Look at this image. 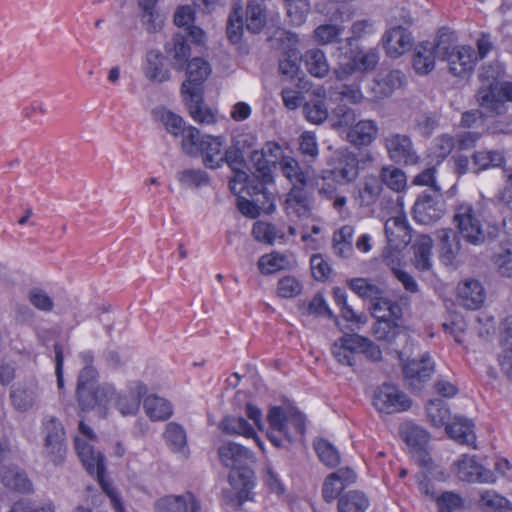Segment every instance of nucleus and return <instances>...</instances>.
<instances>
[{"label": "nucleus", "instance_id": "nucleus-1", "mask_svg": "<svg viewBox=\"0 0 512 512\" xmlns=\"http://www.w3.org/2000/svg\"><path fill=\"white\" fill-rule=\"evenodd\" d=\"M97 371L93 366H85L79 373L76 396L82 411L98 409L102 416L107 415L108 407L113 406L123 416L136 415L142 398L148 388L139 380L128 382L125 390L116 391L112 384L97 385Z\"/></svg>", "mask_w": 512, "mask_h": 512}, {"label": "nucleus", "instance_id": "nucleus-2", "mask_svg": "<svg viewBox=\"0 0 512 512\" xmlns=\"http://www.w3.org/2000/svg\"><path fill=\"white\" fill-rule=\"evenodd\" d=\"M404 322H374L372 333L376 340L391 345L402 363V372L407 386L412 392L421 391L435 373V363L428 352L420 359L408 358L414 352L415 331L403 326Z\"/></svg>", "mask_w": 512, "mask_h": 512}, {"label": "nucleus", "instance_id": "nucleus-3", "mask_svg": "<svg viewBox=\"0 0 512 512\" xmlns=\"http://www.w3.org/2000/svg\"><path fill=\"white\" fill-rule=\"evenodd\" d=\"M475 49L468 44H458L453 33L443 32L437 37L438 59L446 62L451 74L457 77L468 76L480 59L485 58L493 45L489 35H482L477 40Z\"/></svg>", "mask_w": 512, "mask_h": 512}, {"label": "nucleus", "instance_id": "nucleus-4", "mask_svg": "<svg viewBox=\"0 0 512 512\" xmlns=\"http://www.w3.org/2000/svg\"><path fill=\"white\" fill-rule=\"evenodd\" d=\"M267 437L275 447L303 442L307 430L306 415L295 405L271 406L267 413Z\"/></svg>", "mask_w": 512, "mask_h": 512}, {"label": "nucleus", "instance_id": "nucleus-5", "mask_svg": "<svg viewBox=\"0 0 512 512\" xmlns=\"http://www.w3.org/2000/svg\"><path fill=\"white\" fill-rule=\"evenodd\" d=\"M218 455L221 463L230 468L228 481L236 491L239 502L252 500L255 475L247 465L254 461L253 452L240 444L227 442L218 448Z\"/></svg>", "mask_w": 512, "mask_h": 512}, {"label": "nucleus", "instance_id": "nucleus-6", "mask_svg": "<svg viewBox=\"0 0 512 512\" xmlns=\"http://www.w3.org/2000/svg\"><path fill=\"white\" fill-rule=\"evenodd\" d=\"M75 449L86 471L96 477L102 491L109 497L115 512H125L120 496L111 483L106 479L104 456L96 451L86 440L75 437Z\"/></svg>", "mask_w": 512, "mask_h": 512}, {"label": "nucleus", "instance_id": "nucleus-7", "mask_svg": "<svg viewBox=\"0 0 512 512\" xmlns=\"http://www.w3.org/2000/svg\"><path fill=\"white\" fill-rule=\"evenodd\" d=\"M356 117V112L346 107L344 104H339L332 110L333 126L336 129H343L350 126L347 132V140L355 146H368L377 137V123L370 119H363L351 126L356 120Z\"/></svg>", "mask_w": 512, "mask_h": 512}, {"label": "nucleus", "instance_id": "nucleus-8", "mask_svg": "<svg viewBox=\"0 0 512 512\" xmlns=\"http://www.w3.org/2000/svg\"><path fill=\"white\" fill-rule=\"evenodd\" d=\"M379 51L376 48L356 46L338 57L334 75L337 80H348L354 74L373 71L379 63Z\"/></svg>", "mask_w": 512, "mask_h": 512}, {"label": "nucleus", "instance_id": "nucleus-9", "mask_svg": "<svg viewBox=\"0 0 512 512\" xmlns=\"http://www.w3.org/2000/svg\"><path fill=\"white\" fill-rule=\"evenodd\" d=\"M350 289L371 301V314L375 320H396L401 317V307L382 295L381 289L365 278L349 281Z\"/></svg>", "mask_w": 512, "mask_h": 512}, {"label": "nucleus", "instance_id": "nucleus-10", "mask_svg": "<svg viewBox=\"0 0 512 512\" xmlns=\"http://www.w3.org/2000/svg\"><path fill=\"white\" fill-rule=\"evenodd\" d=\"M399 435L415 462L422 468H429L432 464V458L427 450L430 434L412 422H405L399 427Z\"/></svg>", "mask_w": 512, "mask_h": 512}, {"label": "nucleus", "instance_id": "nucleus-11", "mask_svg": "<svg viewBox=\"0 0 512 512\" xmlns=\"http://www.w3.org/2000/svg\"><path fill=\"white\" fill-rule=\"evenodd\" d=\"M479 106L494 114L507 111L506 103H512V81H497L477 92Z\"/></svg>", "mask_w": 512, "mask_h": 512}, {"label": "nucleus", "instance_id": "nucleus-12", "mask_svg": "<svg viewBox=\"0 0 512 512\" xmlns=\"http://www.w3.org/2000/svg\"><path fill=\"white\" fill-rule=\"evenodd\" d=\"M372 403L378 412L385 414L404 412L412 405L411 399L404 392L389 383L375 390Z\"/></svg>", "mask_w": 512, "mask_h": 512}, {"label": "nucleus", "instance_id": "nucleus-13", "mask_svg": "<svg viewBox=\"0 0 512 512\" xmlns=\"http://www.w3.org/2000/svg\"><path fill=\"white\" fill-rule=\"evenodd\" d=\"M454 467L457 478L463 482L492 484L497 480L495 472L486 468L475 455H461Z\"/></svg>", "mask_w": 512, "mask_h": 512}, {"label": "nucleus", "instance_id": "nucleus-14", "mask_svg": "<svg viewBox=\"0 0 512 512\" xmlns=\"http://www.w3.org/2000/svg\"><path fill=\"white\" fill-rule=\"evenodd\" d=\"M45 452L54 465L64 462L67 454L65 430L56 417H49L43 423Z\"/></svg>", "mask_w": 512, "mask_h": 512}, {"label": "nucleus", "instance_id": "nucleus-15", "mask_svg": "<svg viewBox=\"0 0 512 512\" xmlns=\"http://www.w3.org/2000/svg\"><path fill=\"white\" fill-rule=\"evenodd\" d=\"M454 220L460 234L466 241L474 245H478L484 241L485 234L480 219V213L473 209L470 204L464 203L459 205Z\"/></svg>", "mask_w": 512, "mask_h": 512}, {"label": "nucleus", "instance_id": "nucleus-16", "mask_svg": "<svg viewBox=\"0 0 512 512\" xmlns=\"http://www.w3.org/2000/svg\"><path fill=\"white\" fill-rule=\"evenodd\" d=\"M386 55L392 59H398L411 51L414 45V37L408 28L402 25H394L386 29L381 38Z\"/></svg>", "mask_w": 512, "mask_h": 512}, {"label": "nucleus", "instance_id": "nucleus-17", "mask_svg": "<svg viewBox=\"0 0 512 512\" xmlns=\"http://www.w3.org/2000/svg\"><path fill=\"white\" fill-rule=\"evenodd\" d=\"M285 158L282 147L273 141L267 142L261 150H254L251 154V161L258 172V177L264 182L272 180V167Z\"/></svg>", "mask_w": 512, "mask_h": 512}, {"label": "nucleus", "instance_id": "nucleus-18", "mask_svg": "<svg viewBox=\"0 0 512 512\" xmlns=\"http://www.w3.org/2000/svg\"><path fill=\"white\" fill-rule=\"evenodd\" d=\"M385 147L389 158L396 163L415 165L419 161L412 140L407 135H389L385 139Z\"/></svg>", "mask_w": 512, "mask_h": 512}, {"label": "nucleus", "instance_id": "nucleus-19", "mask_svg": "<svg viewBox=\"0 0 512 512\" xmlns=\"http://www.w3.org/2000/svg\"><path fill=\"white\" fill-rule=\"evenodd\" d=\"M356 473L351 468H340L329 474L322 485V497L325 502L332 503L339 499L343 491L355 483Z\"/></svg>", "mask_w": 512, "mask_h": 512}, {"label": "nucleus", "instance_id": "nucleus-20", "mask_svg": "<svg viewBox=\"0 0 512 512\" xmlns=\"http://www.w3.org/2000/svg\"><path fill=\"white\" fill-rule=\"evenodd\" d=\"M211 73V67L202 58L191 59L186 67V80L182 83V95H196L203 92V84Z\"/></svg>", "mask_w": 512, "mask_h": 512}, {"label": "nucleus", "instance_id": "nucleus-21", "mask_svg": "<svg viewBox=\"0 0 512 512\" xmlns=\"http://www.w3.org/2000/svg\"><path fill=\"white\" fill-rule=\"evenodd\" d=\"M360 335L344 334L331 346V353L335 360L343 366L353 367L360 357Z\"/></svg>", "mask_w": 512, "mask_h": 512}, {"label": "nucleus", "instance_id": "nucleus-22", "mask_svg": "<svg viewBox=\"0 0 512 512\" xmlns=\"http://www.w3.org/2000/svg\"><path fill=\"white\" fill-rule=\"evenodd\" d=\"M155 512H200L201 504L195 495L187 491L182 495H166L155 502Z\"/></svg>", "mask_w": 512, "mask_h": 512}, {"label": "nucleus", "instance_id": "nucleus-23", "mask_svg": "<svg viewBox=\"0 0 512 512\" xmlns=\"http://www.w3.org/2000/svg\"><path fill=\"white\" fill-rule=\"evenodd\" d=\"M7 448L0 443V481L1 483L14 491L28 493L32 489V484L27 475L16 467H6L2 465L5 459Z\"/></svg>", "mask_w": 512, "mask_h": 512}, {"label": "nucleus", "instance_id": "nucleus-24", "mask_svg": "<svg viewBox=\"0 0 512 512\" xmlns=\"http://www.w3.org/2000/svg\"><path fill=\"white\" fill-rule=\"evenodd\" d=\"M444 211L443 203L426 193L419 196L413 209L415 220L424 225L440 219Z\"/></svg>", "mask_w": 512, "mask_h": 512}, {"label": "nucleus", "instance_id": "nucleus-25", "mask_svg": "<svg viewBox=\"0 0 512 512\" xmlns=\"http://www.w3.org/2000/svg\"><path fill=\"white\" fill-rule=\"evenodd\" d=\"M385 234L391 248L398 250L406 247L411 241V233L405 215L389 218L385 222Z\"/></svg>", "mask_w": 512, "mask_h": 512}, {"label": "nucleus", "instance_id": "nucleus-26", "mask_svg": "<svg viewBox=\"0 0 512 512\" xmlns=\"http://www.w3.org/2000/svg\"><path fill=\"white\" fill-rule=\"evenodd\" d=\"M404 83L405 76L400 70H392L379 75L374 79L371 87L372 100L377 101L391 96Z\"/></svg>", "mask_w": 512, "mask_h": 512}, {"label": "nucleus", "instance_id": "nucleus-27", "mask_svg": "<svg viewBox=\"0 0 512 512\" xmlns=\"http://www.w3.org/2000/svg\"><path fill=\"white\" fill-rule=\"evenodd\" d=\"M142 72L149 81L154 83H163L170 79V71L165 65L164 55L158 50H150L146 53Z\"/></svg>", "mask_w": 512, "mask_h": 512}, {"label": "nucleus", "instance_id": "nucleus-28", "mask_svg": "<svg viewBox=\"0 0 512 512\" xmlns=\"http://www.w3.org/2000/svg\"><path fill=\"white\" fill-rule=\"evenodd\" d=\"M225 140L222 136L204 135L201 151L203 164L210 169H217L223 166Z\"/></svg>", "mask_w": 512, "mask_h": 512}, {"label": "nucleus", "instance_id": "nucleus-29", "mask_svg": "<svg viewBox=\"0 0 512 512\" xmlns=\"http://www.w3.org/2000/svg\"><path fill=\"white\" fill-rule=\"evenodd\" d=\"M439 240V260L445 266H455L460 254V241L451 229H441L437 232Z\"/></svg>", "mask_w": 512, "mask_h": 512}, {"label": "nucleus", "instance_id": "nucleus-30", "mask_svg": "<svg viewBox=\"0 0 512 512\" xmlns=\"http://www.w3.org/2000/svg\"><path fill=\"white\" fill-rule=\"evenodd\" d=\"M414 267L422 272L433 268V240L430 236L421 234L416 236L412 244Z\"/></svg>", "mask_w": 512, "mask_h": 512}, {"label": "nucleus", "instance_id": "nucleus-31", "mask_svg": "<svg viewBox=\"0 0 512 512\" xmlns=\"http://www.w3.org/2000/svg\"><path fill=\"white\" fill-rule=\"evenodd\" d=\"M436 58L437 40L419 43L414 50L412 67L418 75H427L434 70Z\"/></svg>", "mask_w": 512, "mask_h": 512}, {"label": "nucleus", "instance_id": "nucleus-32", "mask_svg": "<svg viewBox=\"0 0 512 512\" xmlns=\"http://www.w3.org/2000/svg\"><path fill=\"white\" fill-rule=\"evenodd\" d=\"M220 427L222 431L229 435H240L248 439H253L256 446L264 453V442L257 435L252 425L243 417L227 415L221 421Z\"/></svg>", "mask_w": 512, "mask_h": 512}, {"label": "nucleus", "instance_id": "nucleus-33", "mask_svg": "<svg viewBox=\"0 0 512 512\" xmlns=\"http://www.w3.org/2000/svg\"><path fill=\"white\" fill-rule=\"evenodd\" d=\"M444 427L448 436L456 442L475 446L476 434L474 432V423L471 420L455 416Z\"/></svg>", "mask_w": 512, "mask_h": 512}, {"label": "nucleus", "instance_id": "nucleus-34", "mask_svg": "<svg viewBox=\"0 0 512 512\" xmlns=\"http://www.w3.org/2000/svg\"><path fill=\"white\" fill-rule=\"evenodd\" d=\"M458 296L464 307L475 310L484 303L485 291L479 281L466 280L458 285Z\"/></svg>", "mask_w": 512, "mask_h": 512}, {"label": "nucleus", "instance_id": "nucleus-35", "mask_svg": "<svg viewBox=\"0 0 512 512\" xmlns=\"http://www.w3.org/2000/svg\"><path fill=\"white\" fill-rule=\"evenodd\" d=\"M143 409L146 416L153 422L167 421L173 415L171 402L155 394L144 397Z\"/></svg>", "mask_w": 512, "mask_h": 512}, {"label": "nucleus", "instance_id": "nucleus-36", "mask_svg": "<svg viewBox=\"0 0 512 512\" xmlns=\"http://www.w3.org/2000/svg\"><path fill=\"white\" fill-rule=\"evenodd\" d=\"M191 118L200 124H213L216 122L215 112L203 103V92L196 95H183Z\"/></svg>", "mask_w": 512, "mask_h": 512}, {"label": "nucleus", "instance_id": "nucleus-37", "mask_svg": "<svg viewBox=\"0 0 512 512\" xmlns=\"http://www.w3.org/2000/svg\"><path fill=\"white\" fill-rule=\"evenodd\" d=\"M382 191L380 179L375 175H367L357 187L356 199L361 206H371L378 201Z\"/></svg>", "mask_w": 512, "mask_h": 512}, {"label": "nucleus", "instance_id": "nucleus-38", "mask_svg": "<svg viewBox=\"0 0 512 512\" xmlns=\"http://www.w3.org/2000/svg\"><path fill=\"white\" fill-rule=\"evenodd\" d=\"M257 266L262 274L270 275L292 268L294 260L291 255L274 251L262 255L258 260Z\"/></svg>", "mask_w": 512, "mask_h": 512}, {"label": "nucleus", "instance_id": "nucleus-39", "mask_svg": "<svg viewBox=\"0 0 512 512\" xmlns=\"http://www.w3.org/2000/svg\"><path fill=\"white\" fill-rule=\"evenodd\" d=\"M152 117L159 122L173 137H179L188 126L184 119L165 107H157L152 111Z\"/></svg>", "mask_w": 512, "mask_h": 512}, {"label": "nucleus", "instance_id": "nucleus-40", "mask_svg": "<svg viewBox=\"0 0 512 512\" xmlns=\"http://www.w3.org/2000/svg\"><path fill=\"white\" fill-rule=\"evenodd\" d=\"M370 506L368 496L359 490L344 492L338 499V512H366Z\"/></svg>", "mask_w": 512, "mask_h": 512}, {"label": "nucleus", "instance_id": "nucleus-41", "mask_svg": "<svg viewBox=\"0 0 512 512\" xmlns=\"http://www.w3.org/2000/svg\"><path fill=\"white\" fill-rule=\"evenodd\" d=\"M505 156L499 150H479L472 155V170L476 173L501 167Z\"/></svg>", "mask_w": 512, "mask_h": 512}, {"label": "nucleus", "instance_id": "nucleus-42", "mask_svg": "<svg viewBox=\"0 0 512 512\" xmlns=\"http://www.w3.org/2000/svg\"><path fill=\"white\" fill-rule=\"evenodd\" d=\"M306 70L314 77L324 78L330 72V65L325 53L318 48L307 50L303 56Z\"/></svg>", "mask_w": 512, "mask_h": 512}, {"label": "nucleus", "instance_id": "nucleus-43", "mask_svg": "<svg viewBox=\"0 0 512 512\" xmlns=\"http://www.w3.org/2000/svg\"><path fill=\"white\" fill-rule=\"evenodd\" d=\"M165 51L171 58L173 66L177 70H183L185 63L190 56V47L181 34H176L171 43L165 45Z\"/></svg>", "mask_w": 512, "mask_h": 512}, {"label": "nucleus", "instance_id": "nucleus-44", "mask_svg": "<svg viewBox=\"0 0 512 512\" xmlns=\"http://www.w3.org/2000/svg\"><path fill=\"white\" fill-rule=\"evenodd\" d=\"M286 209L299 218H312L310 201L301 187H293L286 199Z\"/></svg>", "mask_w": 512, "mask_h": 512}, {"label": "nucleus", "instance_id": "nucleus-45", "mask_svg": "<svg viewBox=\"0 0 512 512\" xmlns=\"http://www.w3.org/2000/svg\"><path fill=\"white\" fill-rule=\"evenodd\" d=\"M331 98L337 101L349 103L351 105H361L365 103L368 98L364 95L360 84H343L338 87H333L330 91Z\"/></svg>", "mask_w": 512, "mask_h": 512}, {"label": "nucleus", "instance_id": "nucleus-46", "mask_svg": "<svg viewBox=\"0 0 512 512\" xmlns=\"http://www.w3.org/2000/svg\"><path fill=\"white\" fill-rule=\"evenodd\" d=\"M252 234L254 238L266 244L284 243L285 233L273 224L257 221L253 225Z\"/></svg>", "mask_w": 512, "mask_h": 512}, {"label": "nucleus", "instance_id": "nucleus-47", "mask_svg": "<svg viewBox=\"0 0 512 512\" xmlns=\"http://www.w3.org/2000/svg\"><path fill=\"white\" fill-rule=\"evenodd\" d=\"M181 151L188 156H198L201 151L204 135L194 126L188 125L179 136Z\"/></svg>", "mask_w": 512, "mask_h": 512}, {"label": "nucleus", "instance_id": "nucleus-48", "mask_svg": "<svg viewBox=\"0 0 512 512\" xmlns=\"http://www.w3.org/2000/svg\"><path fill=\"white\" fill-rule=\"evenodd\" d=\"M426 413L434 427H444L451 418L450 408L442 399H431L426 404Z\"/></svg>", "mask_w": 512, "mask_h": 512}, {"label": "nucleus", "instance_id": "nucleus-49", "mask_svg": "<svg viewBox=\"0 0 512 512\" xmlns=\"http://www.w3.org/2000/svg\"><path fill=\"white\" fill-rule=\"evenodd\" d=\"M281 169L285 177L294 185V187H303L309 183V171L300 169L298 162L292 157H285L280 162Z\"/></svg>", "mask_w": 512, "mask_h": 512}, {"label": "nucleus", "instance_id": "nucleus-50", "mask_svg": "<svg viewBox=\"0 0 512 512\" xmlns=\"http://www.w3.org/2000/svg\"><path fill=\"white\" fill-rule=\"evenodd\" d=\"M341 183H351L358 177L359 167L356 156L352 153H343L340 159V167L332 170Z\"/></svg>", "mask_w": 512, "mask_h": 512}, {"label": "nucleus", "instance_id": "nucleus-51", "mask_svg": "<svg viewBox=\"0 0 512 512\" xmlns=\"http://www.w3.org/2000/svg\"><path fill=\"white\" fill-rule=\"evenodd\" d=\"M163 437L173 452H184L187 446L186 431L183 426L176 422H169L166 425Z\"/></svg>", "mask_w": 512, "mask_h": 512}, {"label": "nucleus", "instance_id": "nucleus-52", "mask_svg": "<svg viewBox=\"0 0 512 512\" xmlns=\"http://www.w3.org/2000/svg\"><path fill=\"white\" fill-rule=\"evenodd\" d=\"M479 505L491 512H512V505L508 499L494 490H485L481 493Z\"/></svg>", "mask_w": 512, "mask_h": 512}, {"label": "nucleus", "instance_id": "nucleus-53", "mask_svg": "<svg viewBox=\"0 0 512 512\" xmlns=\"http://www.w3.org/2000/svg\"><path fill=\"white\" fill-rule=\"evenodd\" d=\"M313 446L318 458L325 466L335 468L340 464V453L328 440L320 438L314 442Z\"/></svg>", "mask_w": 512, "mask_h": 512}, {"label": "nucleus", "instance_id": "nucleus-54", "mask_svg": "<svg viewBox=\"0 0 512 512\" xmlns=\"http://www.w3.org/2000/svg\"><path fill=\"white\" fill-rule=\"evenodd\" d=\"M380 177V181L395 192H401L407 186L406 174L397 167L391 165L383 167Z\"/></svg>", "mask_w": 512, "mask_h": 512}, {"label": "nucleus", "instance_id": "nucleus-55", "mask_svg": "<svg viewBox=\"0 0 512 512\" xmlns=\"http://www.w3.org/2000/svg\"><path fill=\"white\" fill-rule=\"evenodd\" d=\"M157 3L158 0H138L142 10V21L149 32H156L163 25V20L156 10Z\"/></svg>", "mask_w": 512, "mask_h": 512}, {"label": "nucleus", "instance_id": "nucleus-56", "mask_svg": "<svg viewBox=\"0 0 512 512\" xmlns=\"http://www.w3.org/2000/svg\"><path fill=\"white\" fill-rule=\"evenodd\" d=\"M266 23L264 7L256 2L250 1L246 8V28L252 33H258Z\"/></svg>", "mask_w": 512, "mask_h": 512}, {"label": "nucleus", "instance_id": "nucleus-57", "mask_svg": "<svg viewBox=\"0 0 512 512\" xmlns=\"http://www.w3.org/2000/svg\"><path fill=\"white\" fill-rule=\"evenodd\" d=\"M306 119L313 124L324 122L328 115V107L324 98L316 96L311 98L303 108Z\"/></svg>", "mask_w": 512, "mask_h": 512}, {"label": "nucleus", "instance_id": "nucleus-58", "mask_svg": "<svg viewBox=\"0 0 512 512\" xmlns=\"http://www.w3.org/2000/svg\"><path fill=\"white\" fill-rule=\"evenodd\" d=\"M10 398L16 410L26 411L30 409L36 398V387H17L11 390Z\"/></svg>", "mask_w": 512, "mask_h": 512}, {"label": "nucleus", "instance_id": "nucleus-59", "mask_svg": "<svg viewBox=\"0 0 512 512\" xmlns=\"http://www.w3.org/2000/svg\"><path fill=\"white\" fill-rule=\"evenodd\" d=\"M308 184L314 186L320 194L331 197L341 182L335 176V172L327 170L320 176L310 178Z\"/></svg>", "mask_w": 512, "mask_h": 512}, {"label": "nucleus", "instance_id": "nucleus-60", "mask_svg": "<svg viewBox=\"0 0 512 512\" xmlns=\"http://www.w3.org/2000/svg\"><path fill=\"white\" fill-rule=\"evenodd\" d=\"M27 299L29 303L39 311L51 312L54 310V300L43 288H31L27 293Z\"/></svg>", "mask_w": 512, "mask_h": 512}, {"label": "nucleus", "instance_id": "nucleus-61", "mask_svg": "<svg viewBox=\"0 0 512 512\" xmlns=\"http://www.w3.org/2000/svg\"><path fill=\"white\" fill-rule=\"evenodd\" d=\"M285 4V8L287 10V15L290 18V21L295 25H301L309 11H310V1L309 0H283Z\"/></svg>", "mask_w": 512, "mask_h": 512}, {"label": "nucleus", "instance_id": "nucleus-62", "mask_svg": "<svg viewBox=\"0 0 512 512\" xmlns=\"http://www.w3.org/2000/svg\"><path fill=\"white\" fill-rule=\"evenodd\" d=\"M302 290V282L295 276L287 275L279 279L276 292L279 297L289 299L299 296Z\"/></svg>", "mask_w": 512, "mask_h": 512}, {"label": "nucleus", "instance_id": "nucleus-63", "mask_svg": "<svg viewBox=\"0 0 512 512\" xmlns=\"http://www.w3.org/2000/svg\"><path fill=\"white\" fill-rule=\"evenodd\" d=\"M343 26L326 23L314 30V40L321 45H328L336 41L343 33Z\"/></svg>", "mask_w": 512, "mask_h": 512}, {"label": "nucleus", "instance_id": "nucleus-64", "mask_svg": "<svg viewBox=\"0 0 512 512\" xmlns=\"http://www.w3.org/2000/svg\"><path fill=\"white\" fill-rule=\"evenodd\" d=\"M497 271L504 277H512V244L502 246L493 256Z\"/></svg>", "mask_w": 512, "mask_h": 512}]
</instances>
